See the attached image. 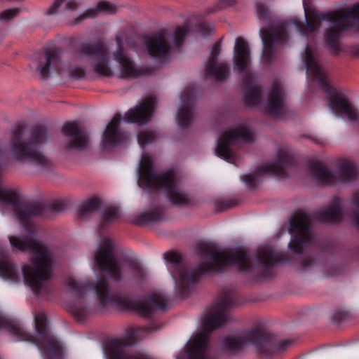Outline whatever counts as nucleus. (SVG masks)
Returning a JSON list of instances; mask_svg holds the SVG:
<instances>
[{
	"instance_id": "nucleus-1",
	"label": "nucleus",
	"mask_w": 359,
	"mask_h": 359,
	"mask_svg": "<svg viewBox=\"0 0 359 359\" xmlns=\"http://www.w3.org/2000/svg\"><path fill=\"white\" fill-rule=\"evenodd\" d=\"M196 252L201 258L208 257L209 260L200 263L196 268L188 266L179 253L167 252L164 254L165 260L170 264L168 270L175 281L178 297H188L201 276L209 273H222L229 266H236L241 272L268 278L272 276L271 267L287 261L286 255L277 253L270 248L259 249L254 255L244 249L226 253L212 243H200L196 246Z\"/></svg>"
},
{
	"instance_id": "nucleus-2",
	"label": "nucleus",
	"mask_w": 359,
	"mask_h": 359,
	"mask_svg": "<svg viewBox=\"0 0 359 359\" xmlns=\"http://www.w3.org/2000/svg\"><path fill=\"white\" fill-rule=\"evenodd\" d=\"M7 202L13 205L14 213L27 235L11 236V246L22 252H31V265L23 264L22 273L25 284L36 295L49 297L55 292V287L49 283L51 279L55 257L50 248L35 238L36 227L33 219L46 217L48 212H61L65 210V203L60 201L44 205L41 203H28L19 201L18 194L1 187V203Z\"/></svg>"
},
{
	"instance_id": "nucleus-3",
	"label": "nucleus",
	"mask_w": 359,
	"mask_h": 359,
	"mask_svg": "<svg viewBox=\"0 0 359 359\" xmlns=\"http://www.w3.org/2000/svg\"><path fill=\"white\" fill-rule=\"evenodd\" d=\"M67 285L75 294V299L68 304L67 309L79 321L90 314V309L84 299L86 293L90 290L95 292L102 307L113 305L121 310L135 311L146 318H151L156 309L165 310L168 302V297L161 293L151 294L145 302L136 300L121 291L110 292L109 284L103 278H99L96 283L69 278Z\"/></svg>"
},
{
	"instance_id": "nucleus-4",
	"label": "nucleus",
	"mask_w": 359,
	"mask_h": 359,
	"mask_svg": "<svg viewBox=\"0 0 359 359\" xmlns=\"http://www.w3.org/2000/svg\"><path fill=\"white\" fill-rule=\"evenodd\" d=\"M313 219L330 223L341 222L344 212L341 198L338 196L333 197L328 207L313 213L299 210L292 215L288 231L294 236L291 238L288 247L293 253L299 255V264L302 271L309 269L316 262L313 257L303 254L304 248L316 245V238L311 228Z\"/></svg>"
},
{
	"instance_id": "nucleus-5",
	"label": "nucleus",
	"mask_w": 359,
	"mask_h": 359,
	"mask_svg": "<svg viewBox=\"0 0 359 359\" xmlns=\"http://www.w3.org/2000/svg\"><path fill=\"white\" fill-rule=\"evenodd\" d=\"M304 6L305 1L303 0ZM306 22L295 20L293 22L299 34L306 39L315 35L319 30L322 21L330 23L324 32L325 43L332 54L339 51V39L342 34L348 30L356 29L359 31V3L347 9H337L325 13L315 10L308 11L304 6Z\"/></svg>"
},
{
	"instance_id": "nucleus-6",
	"label": "nucleus",
	"mask_w": 359,
	"mask_h": 359,
	"mask_svg": "<svg viewBox=\"0 0 359 359\" xmlns=\"http://www.w3.org/2000/svg\"><path fill=\"white\" fill-rule=\"evenodd\" d=\"M236 305L233 295L229 291L224 292L214 304L213 312L203 318L201 332L189 340L184 352L177 359H215L210 341L211 333L231 320L228 311Z\"/></svg>"
},
{
	"instance_id": "nucleus-7",
	"label": "nucleus",
	"mask_w": 359,
	"mask_h": 359,
	"mask_svg": "<svg viewBox=\"0 0 359 359\" xmlns=\"http://www.w3.org/2000/svg\"><path fill=\"white\" fill-rule=\"evenodd\" d=\"M303 60L306 69L309 90L311 91L312 83L316 82L326 94L329 108L333 114L345 117L351 122L357 121L359 119V111L351 102L346 89L334 88L330 83L327 74L318 64L310 46L306 47Z\"/></svg>"
},
{
	"instance_id": "nucleus-8",
	"label": "nucleus",
	"mask_w": 359,
	"mask_h": 359,
	"mask_svg": "<svg viewBox=\"0 0 359 359\" xmlns=\"http://www.w3.org/2000/svg\"><path fill=\"white\" fill-rule=\"evenodd\" d=\"M48 137L47 128L41 125L32 128L29 133L16 130L10 140L8 155L20 163L30 164L42 168H50L51 161L41 151Z\"/></svg>"
},
{
	"instance_id": "nucleus-9",
	"label": "nucleus",
	"mask_w": 359,
	"mask_h": 359,
	"mask_svg": "<svg viewBox=\"0 0 359 359\" xmlns=\"http://www.w3.org/2000/svg\"><path fill=\"white\" fill-rule=\"evenodd\" d=\"M1 330H6L18 341H30L41 351L43 359H64V348L60 341L50 332L48 327L47 316L40 313L34 316V323L38 337L27 332L21 323L16 319L7 318L1 313Z\"/></svg>"
},
{
	"instance_id": "nucleus-10",
	"label": "nucleus",
	"mask_w": 359,
	"mask_h": 359,
	"mask_svg": "<svg viewBox=\"0 0 359 359\" xmlns=\"http://www.w3.org/2000/svg\"><path fill=\"white\" fill-rule=\"evenodd\" d=\"M247 344L252 346L259 355L268 357L276 352L285 351L292 344V341H280L271 332L259 327L246 330L240 334L228 335L222 340L223 349L233 355L242 352Z\"/></svg>"
},
{
	"instance_id": "nucleus-11",
	"label": "nucleus",
	"mask_w": 359,
	"mask_h": 359,
	"mask_svg": "<svg viewBox=\"0 0 359 359\" xmlns=\"http://www.w3.org/2000/svg\"><path fill=\"white\" fill-rule=\"evenodd\" d=\"M119 208L114 205L107 207L102 215L98 226L100 245L94 254V261L102 275L107 276L116 282L123 279V271L121 263L116 258L117 252L114 242L104 236L105 229L120 217Z\"/></svg>"
},
{
	"instance_id": "nucleus-12",
	"label": "nucleus",
	"mask_w": 359,
	"mask_h": 359,
	"mask_svg": "<svg viewBox=\"0 0 359 359\" xmlns=\"http://www.w3.org/2000/svg\"><path fill=\"white\" fill-rule=\"evenodd\" d=\"M137 183L144 189H163L174 205H184L189 203L187 195L178 189L176 172L168 170L159 175L156 173L153 169V159L149 154L142 156Z\"/></svg>"
},
{
	"instance_id": "nucleus-13",
	"label": "nucleus",
	"mask_w": 359,
	"mask_h": 359,
	"mask_svg": "<svg viewBox=\"0 0 359 359\" xmlns=\"http://www.w3.org/2000/svg\"><path fill=\"white\" fill-rule=\"evenodd\" d=\"M160 328L161 326L155 321H151L147 326L128 328L123 339L114 338L106 341L104 351L107 359H149L144 354L130 351L128 346L135 344L142 334L157 331Z\"/></svg>"
},
{
	"instance_id": "nucleus-14",
	"label": "nucleus",
	"mask_w": 359,
	"mask_h": 359,
	"mask_svg": "<svg viewBox=\"0 0 359 359\" xmlns=\"http://www.w3.org/2000/svg\"><path fill=\"white\" fill-rule=\"evenodd\" d=\"M233 53L235 69L240 73H245L243 79L245 86L244 102L248 106L255 107L260 102L262 89L255 82L253 75L246 72L250 63V50L248 43L242 37L236 39Z\"/></svg>"
},
{
	"instance_id": "nucleus-15",
	"label": "nucleus",
	"mask_w": 359,
	"mask_h": 359,
	"mask_svg": "<svg viewBox=\"0 0 359 359\" xmlns=\"http://www.w3.org/2000/svg\"><path fill=\"white\" fill-rule=\"evenodd\" d=\"M338 171L334 174L323 163L312 162L309 165L311 176L322 184H335L338 182H349L357 178V170L353 162L342 159L338 162Z\"/></svg>"
},
{
	"instance_id": "nucleus-16",
	"label": "nucleus",
	"mask_w": 359,
	"mask_h": 359,
	"mask_svg": "<svg viewBox=\"0 0 359 359\" xmlns=\"http://www.w3.org/2000/svg\"><path fill=\"white\" fill-rule=\"evenodd\" d=\"M295 165L294 157L285 150L280 149L274 162L260 165L255 172L245 175L241 179L248 188L255 189L257 186L258 178L262 175H270L285 177L287 176V169Z\"/></svg>"
},
{
	"instance_id": "nucleus-17",
	"label": "nucleus",
	"mask_w": 359,
	"mask_h": 359,
	"mask_svg": "<svg viewBox=\"0 0 359 359\" xmlns=\"http://www.w3.org/2000/svg\"><path fill=\"white\" fill-rule=\"evenodd\" d=\"M252 134L250 128L245 126L226 130L217 139L215 154L226 161L234 164L237 156L231 149V146L238 141L247 143L252 142Z\"/></svg>"
},
{
	"instance_id": "nucleus-18",
	"label": "nucleus",
	"mask_w": 359,
	"mask_h": 359,
	"mask_svg": "<svg viewBox=\"0 0 359 359\" xmlns=\"http://www.w3.org/2000/svg\"><path fill=\"white\" fill-rule=\"evenodd\" d=\"M259 34L263 43L262 60L264 63L269 65L276 58L278 46L288 42L287 26L285 23H281L276 27H261Z\"/></svg>"
},
{
	"instance_id": "nucleus-19",
	"label": "nucleus",
	"mask_w": 359,
	"mask_h": 359,
	"mask_svg": "<svg viewBox=\"0 0 359 359\" xmlns=\"http://www.w3.org/2000/svg\"><path fill=\"white\" fill-rule=\"evenodd\" d=\"M76 51L81 55L95 58L93 69L95 74L105 77L113 75V70L108 57L109 50L102 41L94 43H81L76 46Z\"/></svg>"
},
{
	"instance_id": "nucleus-20",
	"label": "nucleus",
	"mask_w": 359,
	"mask_h": 359,
	"mask_svg": "<svg viewBox=\"0 0 359 359\" xmlns=\"http://www.w3.org/2000/svg\"><path fill=\"white\" fill-rule=\"evenodd\" d=\"M117 50L113 54L114 60L119 65L121 77L136 79L143 75H150L154 69L150 67L137 68L135 62L125 53L123 41L120 36L116 37Z\"/></svg>"
},
{
	"instance_id": "nucleus-21",
	"label": "nucleus",
	"mask_w": 359,
	"mask_h": 359,
	"mask_svg": "<svg viewBox=\"0 0 359 359\" xmlns=\"http://www.w3.org/2000/svg\"><path fill=\"white\" fill-rule=\"evenodd\" d=\"M37 71L43 79L51 72L60 74L62 69L60 50L56 46H46L38 54Z\"/></svg>"
},
{
	"instance_id": "nucleus-22",
	"label": "nucleus",
	"mask_w": 359,
	"mask_h": 359,
	"mask_svg": "<svg viewBox=\"0 0 359 359\" xmlns=\"http://www.w3.org/2000/svg\"><path fill=\"white\" fill-rule=\"evenodd\" d=\"M62 133L68 137L66 149L83 151L88 148L90 143L88 134L76 122L65 123L62 128Z\"/></svg>"
},
{
	"instance_id": "nucleus-23",
	"label": "nucleus",
	"mask_w": 359,
	"mask_h": 359,
	"mask_svg": "<svg viewBox=\"0 0 359 359\" xmlns=\"http://www.w3.org/2000/svg\"><path fill=\"white\" fill-rule=\"evenodd\" d=\"M182 106L178 109L177 121L181 128H188L194 116L195 90L187 86L180 95Z\"/></svg>"
},
{
	"instance_id": "nucleus-24",
	"label": "nucleus",
	"mask_w": 359,
	"mask_h": 359,
	"mask_svg": "<svg viewBox=\"0 0 359 359\" xmlns=\"http://www.w3.org/2000/svg\"><path fill=\"white\" fill-rule=\"evenodd\" d=\"M145 45L149 54L158 59H167L171 50L168 33L166 30L151 35L147 40Z\"/></svg>"
},
{
	"instance_id": "nucleus-25",
	"label": "nucleus",
	"mask_w": 359,
	"mask_h": 359,
	"mask_svg": "<svg viewBox=\"0 0 359 359\" xmlns=\"http://www.w3.org/2000/svg\"><path fill=\"white\" fill-rule=\"evenodd\" d=\"M221 42L217 41L212 47L210 56L205 66V74L218 81L225 80L229 75V67L226 63L218 64L217 57L220 53Z\"/></svg>"
},
{
	"instance_id": "nucleus-26",
	"label": "nucleus",
	"mask_w": 359,
	"mask_h": 359,
	"mask_svg": "<svg viewBox=\"0 0 359 359\" xmlns=\"http://www.w3.org/2000/svg\"><path fill=\"white\" fill-rule=\"evenodd\" d=\"M155 100L149 97L143 100L139 105L130 109L126 114L124 119L128 123L145 124L148 123L154 111Z\"/></svg>"
},
{
	"instance_id": "nucleus-27",
	"label": "nucleus",
	"mask_w": 359,
	"mask_h": 359,
	"mask_svg": "<svg viewBox=\"0 0 359 359\" xmlns=\"http://www.w3.org/2000/svg\"><path fill=\"white\" fill-rule=\"evenodd\" d=\"M121 121V115L115 114L107 126L102 138L104 147H115L126 141V135L119 130Z\"/></svg>"
},
{
	"instance_id": "nucleus-28",
	"label": "nucleus",
	"mask_w": 359,
	"mask_h": 359,
	"mask_svg": "<svg viewBox=\"0 0 359 359\" xmlns=\"http://www.w3.org/2000/svg\"><path fill=\"white\" fill-rule=\"evenodd\" d=\"M285 92L283 87L278 82H274L268 96V113L276 118H283L285 114L284 104Z\"/></svg>"
},
{
	"instance_id": "nucleus-29",
	"label": "nucleus",
	"mask_w": 359,
	"mask_h": 359,
	"mask_svg": "<svg viewBox=\"0 0 359 359\" xmlns=\"http://www.w3.org/2000/svg\"><path fill=\"white\" fill-rule=\"evenodd\" d=\"M164 208L160 205H152L151 210L141 213L136 218V224L139 225L160 222L163 217Z\"/></svg>"
},
{
	"instance_id": "nucleus-30",
	"label": "nucleus",
	"mask_w": 359,
	"mask_h": 359,
	"mask_svg": "<svg viewBox=\"0 0 359 359\" xmlns=\"http://www.w3.org/2000/svg\"><path fill=\"white\" fill-rule=\"evenodd\" d=\"M117 11V7L108 1H100L98 3L95 8H92L86 10L83 14L77 17L74 20V24L77 25L82 22L84 19L95 17L98 12L104 11L107 13H115Z\"/></svg>"
},
{
	"instance_id": "nucleus-31",
	"label": "nucleus",
	"mask_w": 359,
	"mask_h": 359,
	"mask_svg": "<svg viewBox=\"0 0 359 359\" xmlns=\"http://www.w3.org/2000/svg\"><path fill=\"white\" fill-rule=\"evenodd\" d=\"M1 278L8 280L12 283H18L20 276L18 267L13 263L4 259V253L1 250Z\"/></svg>"
},
{
	"instance_id": "nucleus-32",
	"label": "nucleus",
	"mask_w": 359,
	"mask_h": 359,
	"mask_svg": "<svg viewBox=\"0 0 359 359\" xmlns=\"http://www.w3.org/2000/svg\"><path fill=\"white\" fill-rule=\"evenodd\" d=\"M101 206V201L97 198H92L83 203L78 210L79 216L84 218L89 213L97 210Z\"/></svg>"
},
{
	"instance_id": "nucleus-33",
	"label": "nucleus",
	"mask_w": 359,
	"mask_h": 359,
	"mask_svg": "<svg viewBox=\"0 0 359 359\" xmlns=\"http://www.w3.org/2000/svg\"><path fill=\"white\" fill-rule=\"evenodd\" d=\"M128 267L132 273L133 279L136 282H143L147 278V271L137 262L130 260L127 262Z\"/></svg>"
},
{
	"instance_id": "nucleus-34",
	"label": "nucleus",
	"mask_w": 359,
	"mask_h": 359,
	"mask_svg": "<svg viewBox=\"0 0 359 359\" xmlns=\"http://www.w3.org/2000/svg\"><path fill=\"white\" fill-rule=\"evenodd\" d=\"M156 133L154 131L140 132L137 135V142L140 147H144L156 139Z\"/></svg>"
},
{
	"instance_id": "nucleus-35",
	"label": "nucleus",
	"mask_w": 359,
	"mask_h": 359,
	"mask_svg": "<svg viewBox=\"0 0 359 359\" xmlns=\"http://www.w3.org/2000/svg\"><path fill=\"white\" fill-rule=\"evenodd\" d=\"M256 12L257 18L266 22V24H269L271 22V15L270 12L268 8L262 3L258 2L256 4Z\"/></svg>"
},
{
	"instance_id": "nucleus-36",
	"label": "nucleus",
	"mask_w": 359,
	"mask_h": 359,
	"mask_svg": "<svg viewBox=\"0 0 359 359\" xmlns=\"http://www.w3.org/2000/svg\"><path fill=\"white\" fill-rule=\"evenodd\" d=\"M188 32L189 29L187 26L176 28L174 34V42L176 47L180 48L182 46Z\"/></svg>"
},
{
	"instance_id": "nucleus-37",
	"label": "nucleus",
	"mask_w": 359,
	"mask_h": 359,
	"mask_svg": "<svg viewBox=\"0 0 359 359\" xmlns=\"http://www.w3.org/2000/svg\"><path fill=\"white\" fill-rule=\"evenodd\" d=\"M234 0H219L213 7L207 9L206 14L213 13L235 5Z\"/></svg>"
},
{
	"instance_id": "nucleus-38",
	"label": "nucleus",
	"mask_w": 359,
	"mask_h": 359,
	"mask_svg": "<svg viewBox=\"0 0 359 359\" xmlns=\"http://www.w3.org/2000/svg\"><path fill=\"white\" fill-rule=\"evenodd\" d=\"M198 32L203 36L210 35L214 29L213 25L202 21L196 25Z\"/></svg>"
},
{
	"instance_id": "nucleus-39",
	"label": "nucleus",
	"mask_w": 359,
	"mask_h": 359,
	"mask_svg": "<svg viewBox=\"0 0 359 359\" xmlns=\"http://www.w3.org/2000/svg\"><path fill=\"white\" fill-rule=\"evenodd\" d=\"M86 69L81 67H74L69 69V76L74 79H81L85 77Z\"/></svg>"
},
{
	"instance_id": "nucleus-40",
	"label": "nucleus",
	"mask_w": 359,
	"mask_h": 359,
	"mask_svg": "<svg viewBox=\"0 0 359 359\" xmlns=\"http://www.w3.org/2000/svg\"><path fill=\"white\" fill-rule=\"evenodd\" d=\"M20 10L17 8L6 9L1 11V21H9L19 14Z\"/></svg>"
},
{
	"instance_id": "nucleus-41",
	"label": "nucleus",
	"mask_w": 359,
	"mask_h": 359,
	"mask_svg": "<svg viewBox=\"0 0 359 359\" xmlns=\"http://www.w3.org/2000/svg\"><path fill=\"white\" fill-rule=\"evenodd\" d=\"M348 313L341 309H337L332 316V320L336 323H340L346 320Z\"/></svg>"
},
{
	"instance_id": "nucleus-42",
	"label": "nucleus",
	"mask_w": 359,
	"mask_h": 359,
	"mask_svg": "<svg viewBox=\"0 0 359 359\" xmlns=\"http://www.w3.org/2000/svg\"><path fill=\"white\" fill-rule=\"evenodd\" d=\"M236 205V203L233 201H223L217 203L216 208L218 212H222Z\"/></svg>"
},
{
	"instance_id": "nucleus-43",
	"label": "nucleus",
	"mask_w": 359,
	"mask_h": 359,
	"mask_svg": "<svg viewBox=\"0 0 359 359\" xmlns=\"http://www.w3.org/2000/svg\"><path fill=\"white\" fill-rule=\"evenodd\" d=\"M66 0H55L53 5L48 8V10L46 11V14L47 15H51L55 14L59 8L61 6V5Z\"/></svg>"
},
{
	"instance_id": "nucleus-44",
	"label": "nucleus",
	"mask_w": 359,
	"mask_h": 359,
	"mask_svg": "<svg viewBox=\"0 0 359 359\" xmlns=\"http://www.w3.org/2000/svg\"><path fill=\"white\" fill-rule=\"evenodd\" d=\"M79 3L74 0L69 1L66 4V8L69 11H74L79 8Z\"/></svg>"
},
{
	"instance_id": "nucleus-45",
	"label": "nucleus",
	"mask_w": 359,
	"mask_h": 359,
	"mask_svg": "<svg viewBox=\"0 0 359 359\" xmlns=\"http://www.w3.org/2000/svg\"><path fill=\"white\" fill-rule=\"evenodd\" d=\"M352 53L355 56H359V44L354 46L351 49Z\"/></svg>"
}]
</instances>
